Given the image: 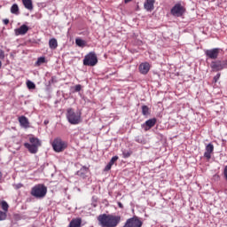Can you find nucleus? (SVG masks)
Instances as JSON below:
<instances>
[{
	"label": "nucleus",
	"mask_w": 227,
	"mask_h": 227,
	"mask_svg": "<svg viewBox=\"0 0 227 227\" xmlns=\"http://www.w3.org/2000/svg\"><path fill=\"white\" fill-rule=\"evenodd\" d=\"M220 51L221 49L219 48L206 50L205 55L207 56V58H209V59H217V58L219 57Z\"/></svg>",
	"instance_id": "obj_10"
},
{
	"label": "nucleus",
	"mask_w": 227,
	"mask_h": 227,
	"mask_svg": "<svg viewBox=\"0 0 227 227\" xmlns=\"http://www.w3.org/2000/svg\"><path fill=\"white\" fill-rule=\"evenodd\" d=\"M223 175H224V176H225V179L227 180V165H226L225 168H224Z\"/></svg>",
	"instance_id": "obj_37"
},
{
	"label": "nucleus",
	"mask_w": 227,
	"mask_h": 227,
	"mask_svg": "<svg viewBox=\"0 0 227 227\" xmlns=\"http://www.w3.org/2000/svg\"><path fill=\"white\" fill-rule=\"evenodd\" d=\"M0 184H3V172L0 171Z\"/></svg>",
	"instance_id": "obj_38"
},
{
	"label": "nucleus",
	"mask_w": 227,
	"mask_h": 227,
	"mask_svg": "<svg viewBox=\"0 0 227 227\" xmlns=\"http://www.w3.org/2000/svg\"><path fill=\"white\" fill-rule=\"evenodd\" d=\"M118 207H119L120 208H123V204H121V202H118Z\"/></svg>",
	"instance_id": "obj_39"
},
{
	"label": "nucleus",
	"mask_w": 227,
	"mask_h": 227,
	"mask_svg": "<svg viewBox=\"0 0 227 227\" xmlns=\"http://www.w3.org/2000/svg\"><path fill=\"white\" fill-rule=\"evenodd\" d=\"M47 194V186L43 184H37L34 186L31 190V195L34 196V198H45Z\"/></svg>",
	"instance_id": "obj_5"
},
{
	"label": "nucleus",
	"mask_w": 227,
	"mask_h": 227,
	"mask_svg": "<svg viewBox=\"0 0 227 227\" xmlns=\"http://www.w3.org/2000/svg\"><path fill=\"white\" fill-rule=\"evenodd\" d=\"M224 68H227V59L211 62L212 72H221V70H224Z\"/></svg>",
	"instance_id": "obj_7"
},
{
	"label": "nucleus",
	"mask_w": 227,
	"mask_h": 227,
	"mask_svg": "<svg viewBox=\"0 0 227 227\" xmlns=\"http://www.w3.org/2000/svg\"><path fill=\"white\" fill-rule=\"evenodd\" d=\"M3 22H4V24L5 26H8V24H10V20L4 19V20H3Z\"/></svg>",
	"instance_id": "obj_36"
},
{
	"label": "nucleus",
	"mask_w": 227,
	"mask_h": 227,
	"mask_svg": "<svg viewBox=\"0 0 227 227\" xmlns=\"http://www.w3.org/2000/svg\"><path fill=\"white\" fill-rule=\"evenodd\" d=\"M116 160H118V156H114V157H112V159L110 160V161L108 163L111 164L112 166H114V163L116 162Z\"/></svg>",
	"instance_id": "obj_31"
},
{
	"label": "nucleus",
	"mask_w": 227,
	"mask_h": 227,
	"mask_svg": "<svg viewBox=\"0 0 227 227\" xmlns=\"http://www.w3.org/2000/svg\"><path fill=\"white\" fill-rule=\"evenodd\" d=\"M220 78H221V73H218V74L214 77L215 82H217Z\"/></svg>",
	"instance_id": "obj_33"
},
{
	"label": "nucleus",
	"mask_w": 227,
	"mask_h": 227,
	"mask_svg": "<svg viewBox=\"0 0 227 227\" xmlns=\"http://www.w3.org/2000/svg\"><path fill=\"white\" fill-rule=\"evenodd\" d=\"M27 31H29V27H27V25H22L19 28L15 29V35L16 36H19L20 35H26V33H27Z\"/></svg>",
	"instance_id": "obj_15"
},
{
	"label": "nucleus",
	"mask_w": 227,
	"mask_h": 227,
	"mask_svg": "<svg viewBox=\"0 0 227 227\" xmlns=\"http://www.w3.org/2000/svg\"><path fill=\"white\" fill-rule=\"evenodd\" d=\"M11 13H12V15H19V13H20V9H19V4H13L12 5Z\"/></svg>",
	"instance_id": "obj_21"
},
{
	"label": "nucleus",
	"mask_w": 227,
	"mask_h": 227,
	"mask_svg": "<svg viewBox=\"0 0 227 227\" xmlns=\"http://www.w3.org/2000/svg\"><path fill=\"white\" fill-rule=\"evenodd\" d=\"M155 0H146L144 4L145 10L146 12H153L155 6Z\"/></svg>",
	"instance_id": "obj_14"
},
{
	"label": "nucleus",
	"mask_w": 227,
	"mask_h": 227,
	"mask_svg": "<svg viewBox=\"0 0 227 227\" xmlns=\"http://www.w3.org/2000/svg\"><path fill=\"white\" fill-rule=\"evenodd\" d=\"M6 217H8L6 212H3L0 210V221H6Z\"/></svg>",
	"instance_id": "obj_27"
},
{
	"label": "nucleus",
	"mask_w": 227,
	"mask_h": 227,
	"mask_svg": "<svg viewBox=\"0 0 227 227\" xmlns=\"http://www.w3.org/2000/svg\"><path fill=\"white\" fill-rule=\"evenodd\" d=\"M122 155H123L124 159H129V157H130V155H132V153L130 151L124 150L122 152Z\"/></svg>",
	"instance_id": "obj_30"
},
{
	"label": "nucleus",
	"mask_w": 227,
	"mask_h": 227,
	"mask_svg": "<svg viewBox=\"0 0 227 227\" xmlns=\"http://www.w3.org/2000/svg\"><path fill=\"white\" fill-rule=\"evenodd\" d=\"M14 189H20L22 187V184H13Z\"/></svg>",
	"instance_id": "obj_35"
},
{
	"label": "nucleus",
	"mask_w": 227,
	"mask_h": 227,
	"mask_svg": "<svg viewBox=\"0 0 227 227\" xmlns=\"http://www.w3.org/2000/svg\"><path fill=\"white\" fill-rule=\"evenodd\" d=\"M49 123V121H44V125H47Z\"/></svg>",
	"instance_id": "obj_41"
},
{
	"label": "nucleus",
	"mask_w": 227,
	"mask_h": 227,
	"mask_svg": "<svg viewBox=\"0 0 227 227\" xmlns=\"http://www.w3.org/2000/svg\"><path fill=\"white\" fill-rule=\"evenodd\" d=\"M1 208L2 210H4L3 212H5V214L8 213V208H10V206L8 205V202H6L5 200H3L1 202Z\"/></svg>",
	"instance_id": "obj_22"
},
{
	"label": "nucleus",
	"mask_w": 227,
	"mask_h": 227,
	"mask_svg": "<svg viewBox=\"0 0 227 227\" xmlns=\"http://www.w3.org/2000/svg\"><path fill=\"white\" fill-rule=\"evenodd\" d=\"M82 224V218H74L69 223L68 227H81Z\"/></svg>",
	"instance_id": "obj_17"
},
{
	"label": "nucleus",
	"mask_w": 227,
	"mask_h": 227,
	"mask_svg": "<svg viewBox=\"0 0 227 227\" xmlns=\"http://www.w3.org/2000/svg\"><path fill=\"white\" fill-rule=\"evenodd\" d=\"M155 123H157L156 118L149 119L144 124H142V127L145 131H148L153 127H155Z\"/></svg>",
	"instance_id": "obj_11"
},
{
	"label": "nucleus",
	"mask_w": 227,
	"mask_h": 227,
	"mask_svg": "<svg viewBox=\"0 0 227 227\" xmlns=\"http://www.w3.org/2000/svg\"><path fill=\"white\" fill-rule=\"evenodd\" d=\"M43 63H45V57H40L37 59L36 65L40 67V65H43Z\"/></svg>",
	"instance_id": "obj_28"
},
{
	"label": "nucleus",
	"mask_w": 227,
	"mask_h": 227,
	"mask_svg": "<svg viewBox=\"0 0 227 227\" xmlns=\"http://www.w3.org/2000/svg\"><path fill=\"white\" fill-rule=\"evenodd\" d=\"M111 168H113V165H111V163H108V164L106 166L104 171H110Z\"/></svg>",
	"instance_id": "obj_34"
},
{
	"label": "nucleus",
	"mask_w": 227,
	"mask_h": 227,
	"mask_svg": "<svg viewBox=\"0 0 227 227\" xmlns=\"http://www.w3.org/2000/svg\"><path fill=\"white\" fill-rule=\"evenodd\" d=\"M75 43L78 47H85L86 46V41H84L81 38H76Z\"/></svg>",
	"instance_id": "obj_23"
},
{
	"label": "nucleus",
	"mask_w": 227,
	"mask_h": 227,
	"mask_svg": "<svg viewBox=\"0 0 227 227\" xmlns=\"http://www.w3.org/2000/svg\"><path fill=\"white\" fill-rule=\"evenodd\" d=\"M170 13L173 17H182L185 13V8H184L182 4H176L170 10Z\"/></svg>",
	"instance_id": "obj_9"
},
{
	"label": "nucleus",
	"mask_w": 227,
	"mask_h": 227,
	"mask_svg": "<svg viewBox=\"0 0 227 227\" xmlns=\"http://www.w3.org/2000/svg\"><path fill=\"white\" fill-rule=\"evenodd\" d=\"M132 0H124V3H130Z\"/></svg>",
	"instance_id": "obj_40"
},
{
	"label": "nucleus",
	"mask_w": 227,
	"mask_h": 227,
	"mask_svg": "<svg viewBox=\"0 0 227 227\" xmlns=\"http://www.w3.org/2000/svg\"><path fill=\"white\" fill-rule=\"evenodd\" d=\"M139 72L140 74H143L144 75H146L148 72H150V63L144 62L139 65Z\"/></svg>",
	"instance_id": "obj_13"
},
{
	"label": "nucleus",
	"mask_w": 227,
	"mask_h": 227,
	"mask_svg": "<svg viewBox=\"0 0 227 227\" xmlns=\"http://www.w3.org/2000/svg\"><path fill=\"white\" fill-rule=\"evenodd\" d=\"M142 114L144 116H148V114H150V108L147 106H142Z\"/></svg>",
	"instance_id": "obj_24"
},
{
	"label": "nucleus",
	"mask_w": 227,
	"mask_h": 227,
	"mask_svg": "<svg viewBox=\"0 0 227 227\" xmlns=\"http://www.w3.org/2000/svg\"><path fill=\"white\" fill-rule=\"evenodd\" d=\"M135 141H136L137 143H140L141 145H145V143H146V141L145 140V138L143 137V136L136 137Z\"/></svg>",
	"instance_id": "obj_26"
},
{
	"label": "nucleus",
	"mask_w": 227,
	"mask_h": 227,
	"mask_svg": "<svg viewBox=\"0 0 227 227\" xmlns=\"http://www.w3.org/2000/svg\"><path fill=\"white\" fill-rule=\"evenodd\" d=\"M98 63V59L95 52H90L87 54L83 59V65L85 67H95Z\"/></svg>",
	"instance_id": "obj_6"
},
{
	"label": "nucleus",
	"mask_w": 227,
	"mask_h": 227,
	"mask_svg": "<svg viewBox=\"0 0 227 227\" xmlns=\"http://www.w3.org/2000/svg\"><path fill=\"white\" fill-rule=\"evenodd\" d=\"M49 47L51 50H56L58 49V40H56V38H51L49 41Z\"/></svg>",
	"instance_id": "obj_20"
},
{
	"label": "nucleus",
	"mask_w": 227,
	"mask_h": 227,
	"mask_svg": "<svg viewBox=\"0 0 227 227\" xmlns=\"http://www.w3.org/2000/svg\"><path fill=\"white\" fill-rule=\"evenodd\" d=\"M143 226V221L139 219L137 216H133L129 219H128L123 225V227H142Z\"/></svg>",
	"instance_id": "obj_8"
},
{
	"label": "nucleus",
	"mask_w": 227,
	"mask_h": 227,
	"mask_svg": "<svg viewBox=\"0 0 227 227\" xmlns=\"http://www.w3.org/2000/svg\"><path fill=\"white\" fill-rule=\"evenodd\" d=\"M23 6L29 12H33V0H22Z\"/></svg>",
	"instance_id": "obj_18"
},
{
	"label": "nucleus",
	"mask_w": 227,
	"mask_h": 227,
	"mask_svg": "<svg viewBox=\"0 0 227 227\" xmlns=\"http://www.w3.org/2000/svg\"><path fill=\"white\" fill-rule=\"evenodd\" d=\"M29 141H30V144L29 143L24 144L25 148H27L30 153H37L38 148L42 146V142H40V139L36 137H30Z\"/></svg>",
	"instance_id": "obj_3"
},
{
	"label": "nucleus",
	"mask_w": 227,
	"mask_h": 227,
	"mask_svg": "<svg viewBox=\"0 0 227 227\" xmlns=\"http://www.w3.org/2000/svg\"><path fill=\"white\" fill-rule=\"evenodd\" d=\"M214 153V145L208 144L206 146V152L204 153V157L207 160H210L212 159V153Z\"/></svg>",
	"instance_id": "obj_12"
},
{
	"label": "nucleus",
	"mask_w": 227,
	"mask_h": 227,
	"mask_svg": "<svg viewBox=\"0 0 227 227\" xmlns=\"http://www.w3.org/2000/svg\"><path fill=\"white\" fill-rule=\"evenodd\" d=\"M51 146L57 153H59L61 152H65L68 146V143L67 141H64L60 137L54 138Z\"/></svg>",
	"instance_id": "obj_4"
},
{
	"label": "nucleus",
	"mask_w": 227,
	"mask_h": 227,
	"mask_svg": "<svg viewBox=\"0 0 227 227\" xmlns=\"http://www.w3.org/2000/svg\"><path fill=\"white\" fill-rule=\"evenodd\" d=\"M4 59V51L0 49V69L3 67V62L1 60Z\"/></svg>",
	"instance_id": "obj_29"
},
{
	"label": "nucleus",
	"mask_w": 227,
	"mask_h": 227,
	"mask_svg": "<svg viewBox=\"0 0 227 227\" xmlns=\"http://www.w3.org/2000/svg\"><path fill=\"white\" fill-rule=\"evenodd\" d=\"M27 88L28 90H35L36 88V85L35 84V82L28 80L27 81Z\"/></svg>",
	"instance_id": "obj_25"
},
{
	"label": "nucleus",
	"mask_w": 227,
	"mask_h": 227,
	"mask_svg": "<svg viewBox=\"0 0 227 227\" xmlns=\"http://www.w3.org/2000/svg\"><path fill=\"white\" fill-rule=\"evenodd\" d=\"M82 88V87L81 86V84H77L74 86V91L79 92L81 91Z\"/></svg>",
	"instance_id": "obj_32"
},
{
	"label": "nucleus",
	"mask_w": 227,
	"mask_h": 227,
	"mask_svg": "<svg viewBox=\"0 0 227 227\" xmlns=\"http://www.w3.org/2000/svg\"><path fill=\"white\" fill-rule=\"evenodd\" d=\"M87 174H88V168L87 167H82L80 170H78L76 172V175L78 176H81L82 178H84Z\"/></svg>",
	"instance_id": "obj_19"
},
{
	"label": "nucleus",
	"mask_w": 227,
	"mask_h": 227,
	"mask_svg": "<svg viewBox=\"0 0 227 227\" xmlns=\"http://www.w3.org/2000/svg\"><path fill=\"white\" fill-rule=\"evenodd\" d=\"M99 226L116 227L121 221V216L114 215L102 214L98 216Z\"/></svg>",
	"instance_id": "obj_1"
},
{
	"label": "nucleus",
	"mask_w": 227,
	"mask_h": 227,
	"mask_svg": "<svg viewBox=\"0 0 227 227\" xmlns=\"http://www.w3.org/2000/svg\"><path fill=\"white\" fill-rule=\"evenodd\" d=\"M66 118L71 125H79L82 121L81 112H75L74 108H67Z\"/></svg>",
	"instance_id": "obj_2"
},
{
	"label": "nucleus",
	"mask_w": 227,
	"mask_h": 227,
	"mask_svg": "<svg viewBox=\"0 0 227 227\" xmlns=\"http://www.w3.org/2000/svg\"><path fill=\"white\" fill-rule=\"evenodd\" d=\"M19 121L20 127H22L23 129H29V120L27 119V117L22 115L19 117Z\"/></svg>",
	"instance_id": "obj_16"
}]
</instances>
